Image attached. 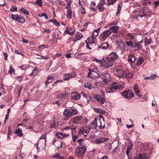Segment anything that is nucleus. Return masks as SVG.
I'll return each mask as SVG.
<instances>
[{"label": "nucleus", "mask_w": 159, "mask_h": 159, "mask_svg": "<svg viewBox=\"0 0 159 159\" xmlns=\"http://www.w3.org/2000/svg\"><path fill=\"white\" fill-rule=\"evenodd\" d=\"M114 74L119 78H126L130 77L131 74L124 69L121 68H115Z\"/></svg>", "instance_id": "1"}, {"label": "nucleus", "mask_w": 159, "mask_h": 159, "mask_svg": "<svg viewBox=\"0 0 159 159\" xmlns=\"http://www.w3.org/2000/svg\"><path fill=\"white\" fill-rule=\"evenodd\" d=\"M91 125L93 128L96 129L98 128L100 129H104L105 127L104 122H102L100 119H97L95 118L92 123L91 124Z\"/></svg>", "instance_id": "2"}, {"label": "nucleus", "mask_w": 159, "mask_h": 159, "mask_svg": "<svg viewBox=\"0 0 159 159\" xmlns=\"http://www.w3.org/2000/svg\"><path fill=\"white\" fill-rule=\"evenodd\" d=\"M86 151V148L78 147L75 149V154L79 157L82 158Z\"/></svg>", "instance_id": "3"}, {"label": "nucleus", "mask_w": 159, "mask_h": 159, "mask_svg": "<svg viewBox=\"0 0 159 159\" xmlns=\"http://www.w3.org/2000/svg\"><path fill=\"white\" fill-rule=\"evenodd\" d=\"M89 71L88 77L91 78H98L100 77V72L97 68L89 69Z\"/></svg>", "instance_id": "4"}, {"label": "nucleus", "mask_w": 159, "mask_h": 159, "mask_svg": "<svg viewBox=\"0 0 159 159\" xmlns=\"http://www.w3.org/2000/svg\"><path fill=\"white\" fill-rule=\"evenodd\" d=\"M78 111L75 109H66L63 112V114L68 117H70L72 116L77 114Z\"/></svg>", "instance_id": "5"}, {"label": "nucleus", "mask_w": 159, "mask_h": 159, "mask_svg": "<svg viewBox=\"0 0 159 159\" xmlns=\"http://www.w3.org/2000/svg\"><path fill=\"white\" fill-rule=\"evenodd\" d=\"M91 129V127L90 125L80 128L79 133L80 134H83L85 136H86Z\"/></svg>", "instance_id": "6"}, {"label": "nucleus", "mask_w": 159, "mask_h": 159, "mask_svg": "<svg viewBox=\"0 0 159 159\" xmlns=\"http://www.w3.org/2000/svg\"><path fill=\"white\" fill-rule=\"evenodd\" d=\"M122 88V86L118 82H114L111 86L109 88V91L108 93H110L114 91L117 89H120Z\"/></svg>", "instance_id": "7"}, {"label": "nucleus", "mask_w": 159, "mask_h": 159, "mask_svg": "<svg viewBox=\"0 0 159 159\" xmlns=\"http://www.w3.org/2000/svg\"><path fill=\"white\" fill-rule=\"evenodd\" d=\"M122 94L125 98L128 100H130L134 96L133 93L130 90L124 91Z\"/></svg>", "instance_id": "8"}, {"label": "nucleus", "mask_w": 159, "mask_h": 159, "mask_svg": "<svg viewBox=\"0 0 159 159\" xmlns=\"http://www.w3.org/2000/svg\"><path fill=\"white\" fill-rule=\"evenodd\" d=\"M112 64L113 63L109 61V60L107 58V57L105 59L104 58L102 59L101 65L105 68H107L112 66Z\"/></svg>", "instance_id": "9"}, {"label": "nucleus", "mask_w": 159, "mask_h": 159, "mask_svg": "<svg viewBox=\"0 0 159 159\" xmlns=\"http://www.w3.org/2000/svg\"><path fill=\"white\" fill-rule=\"evenodd\" d=\"M82 116H78L72 118L69 122L68 124L70 125L71 123L75 124H79L82 118Z\"/></svg>", "instance_id": "10"}, {"label": "nucleus", "mask_w": 159, "mask_h": 159, "mask_svg": "<svg viewBox=\"0 0 159 159\" xmlns=\"http://www.w3.org/2000/svg\"><path fill=\"white\" fill-rule=\"evenodd\" d=\"M111 33V32L110 31V30H107L104 31L100 35V38L103 40H105L110 36Z\"/></svg>", "instance_id": "11"}, {"label": "nucleus", "mask_w": 159, "mask_h": 159, "mask_svg": "<svg viewBox=\"0 0 159 159\" xmlns=\"http://www.w3.org/2000/svg\"><path fill=\"white\" fill-rule=\"evenodd\" d=\"M118 58V56L115 52H112L108 55L107 58L112 63L115 61Z\"/></svg>", "instance_id": "12"}, {"label": "nucleus", "mask_w": 159, "mask_h": 159, "mask_svg": "<svg viewBox=\"0 0 159 159\" xmlns=\"http://www.w3.org/2000/svg\"><path fill=\"white\" fill-rule=\"evenodd\" d=\"M150 157V156L148 154L143 153L137 155L135 157L134 159H148Z\"/></svg>", "instance_id": "13"}, {"label": "nucleus", "mask_w": 159, "mask_h": 159, "mask_svg": "<svg viewBox=\"0 0 159 159\" xmlns=\"http://www.w3.org/2000/svg\"><path fill=\"white\" fill-rule=\"evenodd\" d=\"M143 14L142 15L137 16V17H140L142 18L143 16H151V12L150 10L148 8H145L142 11Z\"/></svg>", "instance_id": "14"}, {"label": "nucleus", "mask_w": 159, "mask_h": 159, "mask_svg": "<svg viewBox=\"0 0 159 159\" xmlns=\"http://www.w3.org/2000/svg\"><path fill=\"white\" fill-rule=\"evenodd\" d=\"M101 80L106 83H107L111 80V75L108 73H105L102 75H100Z\"/></svg>", "instance_id": "15"}, {"label": "nucleus", "mask_w": 159, "mask_h": 159, "mask_svg": "<svg viewBox=\"0 0 159 159\" xmlns=\"http://www.w3.org/2000/svg\"><path fill=\"white\" fill-rule=\"evenodd\" d=\"M106 4V2L104 0H102L100 1L97 6V7L99 11H103L105 7L104 5Z\"/></svg>", "instance_id": "16"}, {"label": "nucleus", "mask_w": 159, "mask_h": 159, "mask_svg": "<svg viewBox=\"0 0 159 159\" xmlns=\"http://www.w3.org/2000/svg\"><path fill=\"white\" fill-rule=\"evenodd\" d=\"M94 98L96 101L100 102L101 104H103L105 102V99L104 98L102 97L99 95L97 94L94 95Z\"/></svg>", "instance_id": "17"}, {"label": "nucleus", "mask_w": 159, "mask_h": 159, "mask_svg": "<svg viewBox=\"0 0 159 159\" xmlns=\"http://www.w3.org/2000/svg\"><path fill=\"white\" fill-rule=\"evenodd\" d=\"M80 94L76 92H73L71 93V97L73 100H78L80 98Z\"/></svg>", "instance_id": "18"}, {"label": "nucleus", "mask_w": 159, "mask_h": 159, "mask_svg": "<svg viewBox=\"0 0 159 159\" xmlns=\"http://www.w3.org/2000/svg\"><path fill=\"white\" fill-rule=\"evenodd\" d=\"M109 139L107 138H99L98 139H96L94 141V142L96 144H100L107 141Z\"/></svg>", "instance_id": "19"}, {"label": "nucleus", "mask_w": 159, "mask_h": 159, "mask_svg": "<svg viewBox=\"0 0 159 159\" xmlns=\"http://www.w3.org/2000/svg\"><path fill=\"white\" fill-rule=\"evenodd\" d=\"M96 39V37L94 36H90L88 38L87 40H86V42L87 44L89 43L90 45H92V44L95 43V41Z\"/></svg>", "instance_id": "20"}, {"label": "nucleus", "mask_w": 159, "mask_h": 159, "mask_svg": "<svg viewBox=\"0 0 159 159\" xmlns=\"http://www.w3.org/2000/svg\"><path fill=\"white\" fill-rule=\"evenodd\" d=\"M46 136L45 134L42 135L40 138V139H44L43 141V143L41 145V148H40L41 149H44L45 148L46 145Z\"/></svg>", "instance_id": "21"}, {"label": "nucleus", "mask_w": 159, "mask_h": 159, "mask_svg": "<svg viewBox=\"0 0 159 159\" xmlns=\"http://www.w3.org/2000/svg\"><path fill=\"white\" fill-rule=\"evenodd\" d=\"M82 37L83 36L81 33H77L73 41L74 42H75L76 41L80 40Z\"/></svg>", "instance_id": "22"}, {"label": "nucleus", "mask_w": 159, "mask_h": 159, "mask_svg": "<svg viewBox=\"0 0 159 159\" xmlns=\"http://www.w3.org/2000/svg\"><path fill=\"white\" fill-rule=\"evenodd\" d=\"M136 60V58L135 56L133 55H129V56L128 61L131 63H134L135 62V60Z\"/></svg>", "instance_id": "23"}, {"label": "nucleus", "mask_w": 159, "mask_h": 159, "mask_svg": "<svg viewBox=\"0 0 159 159\" xmlns=\"http://www.w3.org/2000/svg\"><path fill=\"white\" fill-rule=\"evenodd\" d=\"M53 144L57 148H61L62 146V143L59 140H56L53 142Z\"/></svg>", "instance_id": "24"}, {"label": "nucleus", "mask_w": 159, "mask_h": 159, "mask_svg": "<svg viewBox=\"0 0 159 159\" xmlns=\"http://www.w3.org/2000/svg\"><path fill=\"white\" fill-rule=\"evenodd\" d=\"M133 145L132 143L130 142L128 145V148L126 152V153L128 156H129V153L130 151L131 150Z\"/></svg>", "instance_id": "25"}, {"label": "nucleus", "mask_w": 159, "mask_h": 159, "mask_svg": "<svg viewBox=\"0 0 159 159\" xmlns=\"http://www.w3.org/2000/svg\"><path fill=\"white\" fill-rule=\"evenodd\" d=\"M94 110L95 112L104 115L105 113V111L99 108H94Z\"/></svg>", "instance_id": "26"}, {"label": "nucleus", "mask_w": 159, "mask_h": 159, "mask_svg": "<svg viewBox=\"0 0 159 159\" xmlns=\"http://www.w3.org/2000/svg\"><path fill=\"white\" fill-rule=\"evenodd\" d=\"M134 48H137V49H136L135 51H138L139 49H142V45L139 43H138L137 42H135V41L134 42Z\"/></svg>", "instance_id": "27"}, {"label": "nucleus", "mask_w": 159, "mask_h": 159, "mask_svg": "<svg viewBox=\"0 0 159 159\" xmlns=\"http://www.w3.org/2000/svg\"><path fill=\"white\" fill-rule=\"evenodd\" d=\"M8 73L10 75L13 74L14 75H15V71L14 68H13L11 65H10L9 69L8 71Z\"/></svg>", "instance_id": "28"}, {"label": "nucleus", "mask_w": 159, "mask_h": 159, "mask_svg": "<svg viewBox=\"0 0 159 159\" xmlns=\"http://www.w3.org/2000/svg\"><path fill=\"white\" fill-rule=\"evenodd\" d=\"M119 29V27L118 26H115L111 27L108 30H110V31L111 30V32L115 33L117 32Z\"/></svg>", "instance_id": "29"}, {"label": "nucleus", "mask_w": 159, "mask_h": 159, "mask_svg": "<svg viewBox=\"0 0 159 159\" xmlns=\"http://www.w3.org/2000/svg\"><path fill=\"white\" fill-rule=\"evenodd\" d=\"M109 46V45L107 43H105L99 46L98 48L100 49H105L107 48Z\"/></svg>", "instance_id": "30"}, {"label": "nucleus", "mask_w": 159, "mask_h": 159, "mask_svg": "<svg viewBox=\"0 0 159 159\" xmlns=\"http://www.w3.org/2000/svg\"><path fill=\"white\" fill-rule=\"evenodd\" d=\"M134 42L135 41L132 40H129L125 41V43L129 47L131 48H133Z\"/></svg>", "instance_id": "31"}, {"label": "nucleus", "mask_w": 159, "mask_h": 159, "mask_svg": "<svg viewBox=\"0 0 159 159\" xmlns=\"http://www.w3.org/2000/svg\"><path fill=\"white\" fill-rule=\"evenodd\" d=\"M15 133L19 137H22L23 135L22 129L20 128H18L16 129Z\"/></svg>", "instance_id": "32"}, {"label": "nucleus", "mask_w": 159, "mask_h": 159, "mask_svg": "<svg viewBox=\"0 0 159 159\" xmlns=\"http://www.w3.org/2000/svg\"><path fill=\"white\" fill-rule=\"evenodd\" d=\"M144 45L145 47L149 45L151 43V42L152 41L151 39H148L147 37H145L144 38Z\"/></svg>", "instance_id": "33"}, {"label": "nucleus", "mask_w": 159, "mask_h": 159, "mask_svg": "<svg viewBox=\"0 0 159 159\" xmlns=\"http://www.w3.org/2000/svg\"><path fill=\"white\" fill-rule=\"evenodd\" d=\"M68 94V92H64L60 93L59 95V97L61 98H66L67 97Z\"/></svg>", "instance_id": "34"}, {"label": "nucleus", "mask_w": 159, "mask_h": 159, "mask_svg": "<svg viewBox=\"0 0 159 159\" xmlns=\"http://www.w3.org/2000/svg\"><path fill=\"white\" fill-rule=\"evenodd\" d=\"M55 135L59 138L61 139L64 138L66 137L67 136H68L67 135H64L61 132L58 133H56Z\"/></svg>", "instance_id": "35"}, {"label": "nucleus", "mask_w": 159, "mask_h": 159, "mask_svg": "<svg viewBox=\"0 0 159 159\" xmlns=\"http://www.w3.org/2000/svg\"><path fill=\"white\" fill-rule=\"evenodd\" d=\"M128 37L129 39V40H132L134 41H136V39L135 38L134 36L130 34H127Z\"/></svg>", "instance_id": "36"}, {"label": "nucleus", "mask_w": 159, "mask_h": 159, "mask_svg": "<svg viewBox=\"0 0 159 159\" xmlns=\"http://www.w3.org/2000/svg\"><path fill=\"white\" fill-rule=\"evenodd\" d=\"M17 21L19 23H24L25 22V20L24 18L21 17L20 15H19Z\"/></svg>", "instance_id": "37"}, {"label": "nucleus", "mask_w": 159, "mask_h": 159, "mask_svg": "<svg viewBox=\"0 0 159 159\" xmlns=\"http://www.w3.org/2000/svg\"><path fill=\"white\" fill-rule=\"evenodd\" d=\"M156 77V75L153 74H152L149 77H144V79L145 80H154Z\"/></svg>", "instance_id": "38"}, {"label": "nucleus", "mask_w": 159, "mask_h": 159, "mask_svg": "<svg viewBox=\"0 0 159 159\" xmlns=\"http://www.w3.org/2000/svg\"><path fill=\"white\" fill-rule=\"evenodd\" d=\"M20 10L21 11V13H24L27 15H28L29 14V12L23 7L20 9Z\"/></svg>", "instance_id": "39"}, {"label": "nucleus", "mask_w": 159, "mask_h": 159, "mask_svg": "<svg viewBox=\"0 0 159 159\" xmlns=\"http://www.w3.org/2000/svg\"><path fill=\"white\" fill-rule=\"evenodd\" d=\"M72 71L69 74V75L72 78L75 77L76 76V75L75 74V72L74 71V68H72Z\"/></svg>", "instance_id": "40"}, {"label": "nucleus", "mask_w": 159, "mask_h": 159, "mask_svg": "<svg viewBox=\"0 0 159 159\" xmlns=\"http://www.w3.org/2000/svg\"><path fill=\"white\" fill-rule=\"evenodd\" d=\"M84 86L89 89H91L92 88L91 83L90 82H86L84 84Z\"/></svg>", "instance_id": "41"}, {"label": "nucleus", "mask_w": 159, "mask_h": 159, "mask_svg": "<svg viewBox=\"0 0 159 159\" xmlns=\"http://www.w3.org/2000/svg\"><path fill=\"white\" fill-rule=\"evenodd\" d=\"M72 78L68 74H65L64 77V80H68Z\"/></svg>", "instance_id": "42"}, {"label": "nucleus", "mask_w": 159, "mask_h": 159, "mask_svg": "<svg viewBox=\"0 0 159 159\" xmlns=\"http://www.w3.org/2000/svg\"><path fill=\"white\" fill-rule=\"evenodd\" d=\"M100 28H99L96 30H94V31L92 33V35L93 36H97L98 34V33L100 30Z\"/></svg>", "instance_id": "43"}, {"label": "nucleus", "mask_w": 159, "mask_h": 159, "mask_svg": "<svg viewBox=\"0 0 159 159\" xmlns=\"http://www.w3.org/2000/svg\"><path fill=\"white\" fill-rule=\"evenodd\" d=\"M72 11L70 9H68L67 12V17L69 18H71L72 17Z\"/></svg>", "instance_id": "44"}, {"label": "nucleus", "mask_w": 159, "mask_h": 159, "mask_svg": "<svg viewBox=\"0 0 159 159\" xmlns=\"http://www.w3.org/2000/svg\"><path fill=\"white\" fill-rule=\"evenodd\" d=\"M107 83L104 82L102 80L97 83V84L100 87H103L104 86L105 84H106Z\"/></svg>", "instance_id": "45"}, {"label": "nucleus", "mask_w": 159, "mask_h": 159, "mask_svg": "<svg viewBox=\"0 0 159 159\" xmlns=\"http://www.w3.org/2000/svg\"><path fill=\"white\" fill-rule=\"evenodd\" d=\"M116 1V0H107V5H113Z\"/></svg>", "instance_id": "46"}, {"label": "nucleus", "mask_w": 159, "mask_h": 159, "mask_svg": "<svg viewBox=\"0 0 159 159\" xmlns=\"http://www.w3.org/2000/svg\"><path fill=\"white\" fill-rule=\"evenodd\" d=\"M49 22H53V23L57 26H58L60 25L59 23L57 21L54 19L52 20L49 21Z\"/></svg>", "instance_id": "47"}, {"label": "nucleus", "mask_w": 159, "mask_h": 159, "mask_svg": "<svg viewBox=\"0 0 159 159\" xmlns=\"http://www.w3.org/2000/svg\"><path fill=\"white\" fill-rule=\"evenodd\" d=\"M140 6L139 2H134L132 3V6L134 7H140Z\"/></svg>", "instance_id": "48"}, {"label": "nucleus", "mask_w": 159, "mask_h": 159, "mask_svg": "<svg viewBox=\"0 0 159 159\" xmlns=\"http://www.w3.org/2000/svg\"><path fill=\"white\" fill-rule=\"evenodd\" d=\"M19 15H13V14H11V19L13 20H15V21H17L18 17L19 16Z\"/></svg>", "instance_id": "49"}, {"label": "nucleus", "mask_w": 159, "mask_h": 159, "mask_svg": "<svg viewBox=\"0 0 159 159\" xmlns=\"http://www.w3.org/2000/svg\"><path fill=\"white\" fill-rule=\"evenodd\" d=\"M35 3L37 5L40 7H41L42 6L43 1L42 0H36Z\"/></svg>", "instance_id": "50"}, {"label": "nucleus", "mask_w": 159, "mask_h": 159, "mask_svg": "<svg viewBox=\"0 0 159 159\" xmlns=\"http://www.w3.org/2000/svg\"><path fill=\"white\" fill-rule=\"evenodd\" d=\"M28 67V66L26 65H22L20 66V69L23 70H25L27 69Z\"/></svg>", "instance_id": "51"}, {"label": "nucleus", "mask_w": 159, "mask_h": 159, "mask_svg": "<svg viewBox=\"0 0 159 159\" xmlns=\"http://www.w3.org/2000/svg\"><path fill=\"white\" fill-rule=\"evenodd\" d=\"M143 61V57H140L139 58L137 62V65H140Z\"/></svg>", "instance_id": "52"}, {"label": "nucleus", "mask_w": 159, "mask_h": 159, "mask_svg": "<svg viewBox=\"0 0 159 159\" xmlns=\"http://www.w3.org/2000/svg\"><path fill=\"white\" fill-rule=\"evenodd\" d=\"M134 92L136 95H137L139 97H142V95L141 94L140 91L139 90H137V91H135Z\"/></svg>", "instance_id": "53"}, {"label": "nucleus", "mask_w": 159, "mask_h": 159, "mask_svg": "<svg viewBox=\"0 0 159 159\" xmlns=\"http://www.w3.org/2000/svg\"><path fill=\"white\" fill-rule=\"evenodd\" d=\"M93 61L98 62V63H100L101 65V63L102 61V59L100 60L95 58H93Z\"/></svg>", "instance_id": "54"}, {"label": "nucleus", "mask_w": 159, "mask_h": 159, "mask_svg": "<svg viewBox=\"0 0 159 159\" xmlns=\"http://www.w3.org/2000/svg\"><path fill=\"white\" fill-rule=\"evenodd\" d=\"M37 55L39 56V57H37V59H43L45 60L48 59V57H47L46 56H43L40 55L38 54H37Z\"/></svg>", "instance_id": "55"}, {"label": "nucleus", "mask_w": 159, "mask_h": 159, "mask_svg": "<svg viewBox=\"0 0 159 159\" xmlns=\"http://www.w3.org/2000/svg\"><path fill=\"white\" fill-rule=\"evenodd\" d=\"M46 48H47V47L44 44H42V45H39L38 47V49L39 50H42V49H43Z\"/></svg>", "instance_id": "56"}, {"label": "nucleus", "mask_w": 159, "mask_h": 159, "mask_svg": "<svg viewBox=\"0 0 159 159\" xmlns=\"http://www.w3.org/2000/svg\"><path fill=\"white\" fill-rule=\"evenodd\" d=\"M133 89L134 92L139 90L138 89V85L137 84L135 83L133 85Z\"/></svg>", "instance_id": "57"}, {"label": "nucleus", "mask_w": 159, "mask_h": 159, "mask_svg": "<svg viewBox=\"0 0 159 159\" xmlns=\"http://www.w3.org/2000/svg\"><path fill=\"white\" fill-rule=\"evenodd\" d=\"M10 10L12 12L16 11L17 10V7L15 6H12L11 7Z\"/></svg>", "instance_id": "58"}, {"label": "nucleus", "mask_w": 159, "mask_h": 159, "mask_svg": "<svg viewBox=\"0 0 159 159\" xmlns=\"http://www.w3.org/2000/svg\"><path fill=\"white\" fill-rule=\"evenodd\" d=\"M114 39L116 41H117V42L119 41L120 40V36L118 35H115L114 36Z\"/></svg>", "instance_id": "59"}, {"label": "nucleus", "mask_w": 159, "mask_h": 159, "mask_svg": "<svg viewBox=\"0 0 159 159\" xmlns=\"http://www.w3.org/2000/svg\"><path fill=\"white\" fill-rule=\"evenodd\" d=\"M80 10L81 11L82 14H85L86 13V11L84 8L82 6H81V7L80 8Z\"/></svg>", "instance_id": "60"}, {"label": "nucleus", "mask_w": 159, "mask_h": 159, "mask_svg": "<svg viewBox=\"0 0 159 159\" xmlns=\"http://www.w3.org/2000/svg\"><path fill=\"white\" fill-rule=\"evenodd\" d=\"M84 54V53H80L78 54L76 56V58L78 59H80L81 58V57H80V56Z\"/></svg>", "instance_id": "61"}, {"label": "nucleus", "mask_w": 159, "mask_h": 159, "mask_svg": "<svg viewBox=\"0 0 159 159\" xmlns=\"http://www.w3.org/2000/svg\"><path fill=\"white\" fill-rule=\"evenodd\" d=\"M14 159H23V155L20 154L17 156Z\"/></svg>", "instance_id": "62"}, {"label": "nucleus", "mask_w": 159, "mask_h": 159, "mask_svg": "<svg viewBox=\"0 0 159 159\" xmlns=\"http://www.w3.org/2000/svg\"><path fill=\"white\" fill-rule=\"evenodd\" d=\"M56 126V124L53 121L52 122L51 124L50 125V127L51 128H55Z\"/></svg>", "instance_id": "63"}, {"label": "nucleus", "mask_w": 159, "mask_h": 159, "mask_svg": "<svg viewBox=\"0 0 159 159\" xmlns=\"http://www.w3.org/2000/svg\"><path fill=\"white\" fill-rule=\"evenodd\" d=\"M159 5V1L155 2L154 3V7L156 8Z\"/></svg>", "instance_id": "64"}]
</instances>
